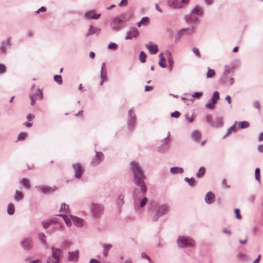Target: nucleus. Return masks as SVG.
Masks as SVG:
<instances>
[{
  "label": "nucleus",
  "instance_id": "1",
  "mask_svg": "<svg viewBox=\"0 0 263 263\" xmlns=\"http://www.w3.org/2000/svg\"><path fill=\"white\" fill-rule=\"evenodd\" d=\"M130 168L134 173V183L140 189V193L143 195L146 193L147 190L144 182L146 177L138 163L134 161L131 162Z\"/></svg>",
  "mask_w": 263,
  "mask_h": 263
},
{
  "label": "nucleus",
  "instance_id": "2",
  "mask_svg": "<svg viewBox=\"0 0 263 263\" xmlns=\"http://www.w3.org/2000/svg\"><path fill=\"white\" fill-rule=\"evenodd\" d=\"M203 14V9L202 7L196 6L191 10L190 14L185 16V20L188 23L196 24L198 18Z\"/></svg>",
  "mask_w": 263,
  "mask_h": 263
},
{
  "label": "nucleus",
  "instance_id": "3",
  "mask_svg": "<svg viewBox=\"0 0 263 263\" xmlns=\"http://www.w3.org/2000/svg\"><path fill=\"white\" fill-rule=\"evenodd\" d=\"M51 251L52 255L48 257L46 263H59L61 259L63 257V250L52 247Z\"/></svg>",
  "mask_w": 263,
  "mask_h": 263
},
{
  "label": "nucleus",
  "instance_id": "4",
  "mask_svg": "<svg viewBox=\"0 0 263 263\" xmlns=\"http://www.w3.org/2000/svg\"><path fill=\"white\" fill-rule=\"evenodd\" d=\"M169 210L170 206L166 204L159 205L158 207L155 214L153 217V220L154 221H156L159 217L166 214Z\"/></svg>",
  "mask_w": 263,
  "mask_h": 263
},
{
  "label": "nucleus",
  "instance_id": "5",
  "mask_svg": "<svg viewBox=\"0 0 263 263\" xmlns=\"http://www.w3.org/2000/svg\"><path fill=\"white\" fill-rule=\"evenodd\" d=\"M90 210L93 217H99L103 212L104 207L102 205L95 202H91Z\"/></svg>",
  "mask_w": 263,
  "mask_h": 263
},
{
  "label": "nucleus",
  "instance_id": "6",
  "mask_svg": "<svg viewBox=\"0 0 263 263\" xmlns=\"http://www.w3.org/2000/svg\"><path fill=\"white\" fill-rule=\"evenodd\" d=\"M178 245L181 248L194 247L195 245V241L191 238L185 237L180 236L177 240Z\"/></svg>",
  "mask_w": 263,
  "mask_h": 263
},
{
  "label": "nucleus",
  "instance_id": "7",
  "mask_svg": "<svg viewBox=\"0 0 263 263\" xmlns=\"http://www.w3.org/2000/svg\"><path fill=\"white\" fill-rule=\"evenodd\" d=\"M190 0H167V4L172 8H180L189 3Z\"/></svg>",
  "mask_w": 263,
  "mask_h": 263
},
{
  "label": "nucleus",
  "instance_id": "8",
  "mask_svg": "<svg viewBox=\"0 0 263 263\" xmlns=\"http://www.w3.org/2000/svg\"><path fill=\"white\" fill-rule=\"evenodd\" d=\"M72 168L76 178L80 179L84 172L83 167L79 163H74L72 165Z\"/></svg>",
  "mask_w": 263,
  "mask_h": 263
},
{
  "label": "nucleus",
  "instance_id": "9",
  "mask_svg": "<svg viewBox=\"0 0 263 263\" xmlns=\"http://www.w3.org/2000/svg\"><path fill=\"white\" fill-rule=\"evenodd\" d=\"M123 25V20L118 17H116L111 23L110 26L112 30L118 31L120 29Z\"/></svg>",
  "mask_w": 263,
  "mask_h": 263
},
{
  "label": "nucleus",
  "instance_id": "10",
  "mask_svg": "<svg viewBox=\"0 0 263 263\" xmlns=\"http://www.w3.org/2000/svg\"><path fill=\"white\" fill-rule=\"evenodd\" d=\"M96 155L91 161V164L92 166H97L101 163L104 159V155L102 152H99L95 151Z\"/></svg>",
  "mask_w": 263,
  "mask_h": 263
},
{
  "label": "nucleus",
  "instance_id": "11",
  "mask_svg": "<svg viewBox=\"0 0 263 263\" xmlns=\"http://www.w3.org/2000/svg\"><path fill=\"white\" fill-rule=\"evenodd\" d=\"M135 114L133 111V109H130L128 112L127 124L128 127L130 129L134 127V125L136 122Z\"/></svg>",
  "mask_w": 263,
  "mask_h": 263
},
{
  "label": "nucleus",
  "instance_id": "12",
  "mask_svg": "<svg viewBox=\"0 0 263 263\" xmlns=\"http://www.w3.org/2000/svg\"><path fill=\"white\" fill-rule=\"evenodd\" d=\"M139 35V31L136 27H132L126 33V36L125 37L126 40H130L133 37L136 38Z\"/></svg>",
  "mask_w": 263,
  "mask_h": 263
},
{
  "label": "nucleus",
  "instance_id": "13",
  "mask_svg": "<svg viewBox=\"0 0 263 263\" xmlns=\"http://www.w3.org/2000/svg\"><path fill=\"white\" fill-rule=\"evenodd\" d=\"M101 15L100 13L96 14L93 10H90L86 11L84 15L85 18L86 19H94L97 20L100 17Z\"/></svg>",
  "mask_w": 263,
  "mask_h": 263
},
{
  "label": "nucleus",
  "instance_id": "14",
  "mask_svg": "<svg viewBox=\"0 0 263 263\" xmlns=\"http://www.w3.org/2000/svg\"><path fill=\"white\" fill-rule=\"evenodd\" d=\"M145 47L148 50L151 54H156L158 51L157 45L156 44H153L151 42L146 44Z\"/></svg>",
  "mask_w": 263,
  "mask_h": 263
},
{
  "label": "nucleus",
  "instance_id": "15",
  "mask_svg": "<svg viewBox=\"0 0 263 263\" xmlns=\"http://www.w3.org/2000/svg\"><path fill=\"white\" fill-rule=\"evenodd\" d=\"M23 248L25 250H29L32 247V241L30 238H26L21 242Z\"/></svg>",
  "mask_w": 263,
  "mask_h": 263
},
{
  "label": "nucleus",
  "instance_id": "16",
  "mask_svg": "<svg viewBox=\"0 0 263 263\" xmlns=\"http://www.w3.org/2000/svg\"><path fill=\"white\" fill-rule=\"evenodd\" d=\"M79 258V251L76 250L73 252H69L68 260L70 261H77Z\"/></svg>",
  "mask_w": 263,
  "mask_h": 263
},
{
  "label": "nucleus",
  "instance_id": "17",
  "mask_svg": "<svg viewBox=\"0 0 263 263\" xmlns=\"http://www.w3.org/2000/svg\"><path fill=\"white\" fill-rule=\"evenodd\" d=\"M10 41V39H7L6 41H4L0 47V51L2 53L5 54L7 49L9 47Z\"/></svg>",
  "mask_w": 263,
  "mask_h": 263
},
{
  "label": "nucleus",
  "instance_id": "18",
  "mask_svg": "<svg viewBox=\"0 0 263 263\" xmlns=\"http://www.w3.org/2000/svg\"><path fill=\"white\" fill-rule=\"evenodd\" d=\"M215 195L212 192H209L205 196V201L208 204H211L215 201Z\"/></svg>",
  "mask_w": 263,
  "mask_h": 263
},
{
  "label": "nucleus",
  "instance_id": "19",
  "mask_svg": "<svg viewBox=\"0 0 263 263\" xmlns=\"http://www.w3.org/2000/svg\"><path fill=\"white\" fill-rule=\"evenodd\" d=\"M194 32V27L192 26L189 28H182L178 32V35L181 36L184 34H191Z\"/></svg>",
  "mask_w": 263,
  "mask_h": 263
},
{
  "label": "nucleus",
  "instance_id": "20",
  "mask_svg": "<svg viewBox=\"0 0 263 263\" xmlns=\"http://www.w3.org/2000/svg\"><path fill=\"white\" fill-rule=\"evenodd\" d=\"M72 220L75 226L78 227H82L83 225V219L76 217L71 216Z\"/></svg>",
  "mask_w": 263,
  "mask_h": 263
},
{
  "label": "nucleus",
  "instance_id": "21",
  "mask_svg": "<svg viewBox=\"0 0 263 263\" xmlns=\"http://www.w3.org/2000/svg\"><path fill=\"white\" fill-rule=\"evenodd\" d=\"M223 125V119L222 117H217L212 124V126L214 127H220Z\"/></svg>",
  "mask_w": 263,
  "mask_h": 263
},
{
  "label": "nucleus",
  "instance_id": "22",
  "mask_svg": "<svg viewBox=\"0 0 263 263\" xmlns=\"http://www.w3.org/2000/svg\"><path fill=\"white\" fill-rule=\"evenodd\" d=\"M124 196L123 195L120 194L118 195L116 201V204L119 209H120L121 206L124 204Z\"/></svg>",
  "mask_w": 263,
  "mask_h": 263
},
{
  "label": "nucleus",
  "instance_id": "23",
  "mask_svg": "<svg viewBox=\"0 0 263 263\" xmlns=\"http://www.w3.org/2000/svg\"><path fill=\"white\" fill-rule=\"evenodd\" d=\"M100 30V28L90 25L87 34L88 35H90L94 33H99Z\"/></svg>",
  "mask_w": 263,
  "mask_h": 263
},
{
  "label": "nucleus",
  "instance_id": "24",
  "mask_svg": "<svg viewBox=\"0 0 263 263\" xmlns=\"http://www.w3.org/2000/svg\"><path fill=\"white\" fill-rule=\"evenodd\" d=\"M170 172L172 174H181L183 172V169L182 167L175 166L171 168Z\"/></svg>",
  "mask_w": 263,
  "mask_h": 263
},
{
  "label": "nucleus",
  "instance_id": "25",
  "mask_svg": "<svg viewBox=\"0 0 263 263\" xmlns=\"http://www.w3.org/2000/svg\"><path fill=\"white\" fill-rule=\"evenodd\" d=\"M159 57L160 58V61L158 63L159 66L162 68H166V65L164 63L165 62V59L163 56V54L162 53H160Z\"/></svg>",
  "mask_w": 263,
  "mask_h": 263
},
{
  "label": "nucleus",
  "instance_id": "26",
  "mask_svg": "<svg viewBox=\"0 0 263 263\" xmlns=\"http://www.w3.org/2000/svg\"><path fill=\"white\" fill-rule=\"evenodd\" d=\"M40 189L43 192V193L45 194L52 192L55 190L54 189L48 186H41L40 187Z\"/></svg>",
  "mask_w": 263,
  "mask_h": 263
},
{
  "label": "nucleus",
  "instance_id": "27",
  "mask_svg": "<svg viewBox=\"0 0 263 263\" xmlns=\"http://www.w3.org/2000/svg\"><path fill=\"white\" fill-rule=\"evenodd\" d=\"M167 61L169 65L170 71H171L174 66V60L171 53H168V54Z\"/></svg>",
  "mask_w": 263,
  "mask_h": 263
},
{
  "label": "nucleus",
  "instance_id": "28",
  "mask_svg": "<svg viewBox=\"0 0 263 263\" xmlns=\"http://www.w3.org/2000/svg\"><path fill=\"white\" fill-rule=\"evenodd\" d=\"M192 138L196 142H198L201 137L200 133L198 131H194L192 134Z\"/></svg>",
  "mask_w": 263,
  "mask_h": 263
},
{
  "label": "nucleus",
  "instance_id": "29",
  "mask_svg": "<svg viewBox=\"0 0 263 263\" xmlns=\"http://www.w3.org/2000/svg\"><path fill=\"white\" fill-rule=\"evenodd\" d=\"M103 247V254L105 257H106L108 255V251L112 247L111 244H104Z\"/></svg>",
  "mask_w": 263,
  "mask_h": 263
},
{
  "label": "nucleus",
  "instance_id": "30",
  "mask_svg": "<svg viewBox=\"0 0 263 263\" xmlns=\"http://www.w3.org/2000/svg\"><path fill=\"white\" fill-rule=\"evenodd\" d=\"M30 96H34L36 100L39 98L40 100L43 99V93L40 89H38L35 93L30 95Z\"/></svg>",
  "mask_w": 263,
  "mask_h": 263
},
{
  "label": "nucleus",
  "instance_id": "31",
  "mask_svg": "<svg viewBox=\"0 0 263 263\" xmlns=\"http://www.w3.org/2000/svg\"><path fill=\"white\" fill-rule=\"evenodd\" d=\"M219 98V93L218 91H215L214 92L212 97V101L214 103H217Z\"/></svg>",
  "mask_w": 263,
  "mask_h": 263
},
{
  "label": "nucleus",
  "instance_id": "32",
  "mask_svg": "<svg viewBox=\"0 0 263 263\" xmlns=\"http://www.w3.org/2000/svg\"><path fill=\"white\" fill-rule=\"evenodd\" d=\"M205 169L204 167H200L197 173L196 176L198 178L202 177L205 174Z\"/></svg>",
  "mask_w": 263,
  "mask_h": 263
},
{
  "label": "nucleus",
  "instance_id": "33",
  "mask_svg": "<svg viewBox=\"0 0 263 263\" xmlns=\"http://www.w3.org/2000/svg\"><path fill=\"white\" fill-rule=\"evenodd\" d=\"M14 206L12 203H9L8 205L7 212L10 215H13L14 212Z\"/></svg>",
  "mask_w": 263,
  "mask_h": 263
},
{
  "label": "nucleus",
  "instance_id": "34",
  "mask_svg": "<svg viewBox=\"0 0 263 263\" xmlns=\"http://www.w3.org/2000/svg\"><path fill=\"white\" fill-rule=\"evenodd\" d=\"M14 198L16 200L20 201L23 198V195L21 192L16 190L15 192Z\"/></svg>",
  "mask_w": 263,
  "mask_h": 263
},
{
  "label": "nucleus",
  "instance_id": "35",
  "mask_svg": "<svg viewBox=\"0 0 263 263\" xmlns=\"http://www.w3.org/2000/svg\"><path fill=\"white\" fill-rule=\"evenodd\" d=\"M249 123L247 121H241L238 122V126L241 129H243L248 127Z\"/></svg>",
  "mask_w": 263,
  "mask_h": 263
},
{
  "label": "nucleus",
  "instance_id": "36",
  "mask_svg": "<svg viewBox=\"0 0 263 263\" xmlns=\"http://www.w3.org/2000/svg\"><path fill=\"white\" fill-rule=\"evenodd\" d=\"M255 178L257 180L259 184L261 183L260 178V170L259 168H256L255 170Z\"/></svg>",
  "mask_w": 263,
  "mask_h": 263
},
{
  "label": "nucleus",
  "instance_id": "37",
  "mask_svg": "<svg viewBox=\"0 0 263 263\" xmlns=\"http://www.w3.org/2000/svg\"><path fill=\"white\" fill-rule=\"evenodd\" d=\"M38 238H39V240L42 243H43L44 245H45L46 243V237L44 233H39L38 235Z\"/></svg>",
  "mask_w": 263,
  "mask_h": 263
},
{
  "label": "nucleus",
  "instance_id": "38",
  "mask_svg": "<svg viewBox=\"0 0 263 263\" xmlns=\"http://www.w3.org/2000/svg\"><path fill=\"white\" fill-rule=\"evenodd\" d=\"M146 54L144 51H141L140 53L139 59L141 63H145L146 61Z\"/></svg>",
  "mask_w": 263,
  "mask_h": 263
},
{
  "label": "nucleus",
  "instance_id": "39",
  "mask_svg": "<svg viewBox=\"0 0 263 263\" xmlns=\"http://www.w3.org/2000/svg\"><path fill=\"white\" fill-rule=\"evenodd\" d=\"M22 185L24 187H26V189H30V183H29V181L28 180H27V179H23L22 181Z\"/></svg>",
  "mask_w": 263,
  "mask_h": 263
},
{
  "label": "nucleus",
  "instance_id": "40",
  "mask_svg": "<svg viewBox=\"0 0 263 263\" xmlns=\"http://www.w3.org/2000/svg\"><path fill=\"white\" fill-rule=\"evenodd\" d=\"M184 180L185 181H186V182L188 183V184L190 185V186H194V183L195 182V180L193 178H189L187 177H185L184 178Z\"/></svg>",
  "mask_w": 263,
  "mask_h": 263
},
{
  "label": "nucleus",
  "instance_id": "41",
  "mask_svg": "<svg viewBox=\"0 0 263 263\" xmlns=\"http://www.w3.org/2000/svg\"><path fill=\"white\" fill-rule=\"evenodd\" d=\"M215 74V71L214 70L208 68V71L206 73V78H213Z\"/></svg>",
  "mask_w": 263,
  "mask_h": 263
},
{
  "label": "nucleus",
  "instance_id": "42",
  "mask_svg": "<svg viewBox=\"0 0 263 263\" xmlns=\"http://www.w3.org/2000/svg\"><path fill=\"white\" fill-rule=\"evenodd\" d=\"M140 21L143 26H147L149 24V18L147 16L142 17Z\"/></svg>",
  "mask_w": 263,
  "mask_h": 263
},
{
  "label": "nucleus",
  "instance_id": "43",
  "mask_svg": "<svg viewBox=\"0 0 263 263\" xmlns=\"http://www.w3.org/2000/svg\"><path fill=\"white\" fill-rule=\"evenodd\" d=\"M54 80L60 85L62 84L63 83L62 78L61 75H55L54 76Z\"/></svg>",
  "mask_w": 263,
  "mask_h": 263
},
{
  "label": "nucleus",
  "instance_id": "44",
  "mask_svg": "<svg viewBox=\"0 0 263 263\" xmlns=\"http://www.w3.org/2000/svg\"><path fill=\"white\" fill-rule=\"evenodd\" d=\"M59 216L63 217V219H64V221L65 222V223L67 226H70L71 225V221L69 219H68L66 215L65 214H60Z\"/></svg>",
  "mask_w": 263,
  "mask_h": 263
},
{
  "label": "nucleus",
  "instance_id": "45",
  "mask_svg": "<svg viewBox=\"0 0 263 263\" xmlns=\"http://www.w3.org/2000/svg\"><path fill=\"white\" fill-rule=\"evenodd\" d=\"M235 129V124H234L228 129L227 133L223 137V138H226L228 136H229L232 133V130H234Z\"/></svg>",
  "mask_w": 263,
  "mask_h": 263
},
{
  "label": "nucleus",
  "instance_id": "46",
  "mask_svg": "<svg viewBox=\"0 0 263 263\" xmlns=\"http://www.w3.org/2000/svg\"><path fill=\"white\" fill-rule=\"evenodd\" d=\"M108 49L115 50L117 48V45L115 43H110L107 47Z\"/></svg>",
  "mask_w": 263,
  "mask_h": 263
},
{
  "label": "nucleus",
  "instance_id": "47",
  "mask_svg": "<svg viewBox=\"0 0 263 263\" xmlns=\"http://www.w3.org/2000/svg\"><path fill=\"white\" fill-rule=\"evenodd\" d=\"M212 101H209L206 104L205 107L209 109H213L215 107V104Z\"/></svg>",
  "mask_w": 263,
  "mask_h": 263
},
{
  "label": "nucleus",
  "instance_id": "48",
  "mask_svg": "<svg viewBox=\"0 0 263 263\" xmlns=\"http://www.w3.org/2000/svg\"><path fill=\"white\" fill-rule=\"evenodd\" d=\"M27 137V134L25 133H21L19 134L17 140H23Z\"/></svg>",
  "mask_w": 263,
  "mask_h": 263
},
{
  "label": "nucleus",
  "instance_id": "49",
  "mask_svg": "<svg viewBox=\"0 0 263 263\" xmlns=\"http://www.w3.org/2000/svg\"><path fill=\"white\" fill-rule=\"evenodd\" d=\"M147 201H148V199L146 197L143 198L140 203V206L141 208H143L144 206H145V204H146Z\"/></svg>",
  "mask_w": 263,
  "mask_h": 263
},
{
  "label": "nucleus",
  "instance_id": "50",
  "mask_svg": "<svg viewBox=\"0 0 263 263\" xmlns=\"http://www.w3.org/2000/svg\"><path fill=\"white\" fill-rule=\"evenodd\" d=\"M100 77L102 79L106 80L107 79V72L106 70H101Z\"/></svg>",
  "mask_w": 263,
  "mask_h": 263
},
{
  "label": "nucleus",
  "instance_id": "51",
  "mask_svg": "<svg viewBox=\"0 0 263 263\" xmlns=\"http://www.w3.org/2000/svg\"><path fill=\"white\" fill-rule=\"evenodd\" d=\"M50 223H51L50 220L44 221L42 222V226L44 227V228L46 229L49 226Z\"/></svg>",
  "mask_w": 263,
  "mask_h": 263
},
{
  "label": "nucleus",
  "instance_id": "52",
  "mask_svg": "<svg viewBox=\"0 0 263 263\" xmlns=\"http://www.w3.org/2000/svg\"><path fill=\"white\" fill-rule=\"evenodd\" d=\"M180 115V113L178 111H175L171 114V116L172 118H178Z\"/></svg>",
  "mask_w": 263,
  "mask_h": 263
},
{
  "label": "nucleus",
  "instance_id": "53",
  "mask_svg": "<svg viewBox=\"0 0 263 263\" xmlns=\"http://www.w3.org/2000/svg\"><path fill=\"white\" fill-rule=\"evenodd\" d=\"M68 209V205L65 203L61 204L60 210L63 211H66Z\"/></svg>",
  "mask_w": 263,
  "mask_h": 263
},
{
  "label": "nucleus",
  "instance_id": "54",
  "mask_svg": "<svg viewBox=\"0 0 263 263\" xmlns=\"http://www.w3.org/2000/svg\"><path fill=\"white\" fill-rule=\"evenodd\" d=\"M169 142V140L167 138H165L161 140V146H164L166 145Z\"/></svg>",
  "mask_w": 263,
  "mask_h": 263
},
{
  "label": "nucleus",
  "instance_id": "55",
  "mask_svg": "<svg viewBox=\"0 0 263 263\" xmlns=\"http://www.w3.org/2000/svg\"><path fill=\"white\" fill-rule=\"evenodd\" d=\"M193 51L196 56L200 58L201 57L199 49L197 48L194 47L193 48Z\"/></svg>",
  "mask_w": 263,
  "mask_h": 263
},
{
  "label": "nucleus",
  "instance_id": "56",
  "mask_svg": "<svg viewBox=\"0 0 263 263\" xmlns=\"http://www.w3.org/2000/svg\"><path fill=\"white\" fill-rule=\"evenodd\" d=\"M141 257L142 258L146 259L149 262H151V258L149 257L146 254L145 252H142L141 253Z\"/></svg>",
  "mask_w": 263,
  "mask_h": 263
},
{
  "label": "nucleus",
  "instance_id": "57",
  "mask_svg": "<svg viewBox=\"0 0 263 263\" xmlns=\"http://www.w3.org/2000/svg\"><path fill=\"white\" fill-rule=\"evenodd\" d=\"M212 120V116L210 115H206V122L208 123L211 124V125H212V124L213 123Z\"/></svg>",
  "mask_w": 263,
  "mask_h": 263
},
{
  "label": "nucleus",
  "instance_id": "58",
  "mask_svg": "<svg viewBox=\"0 0 263 263\" xmlns=\"http://www.w3.org/2000/svg\"><path fill=\"white\" fill-rule=\"evenodd\" d=\"M235 213L236 218H237L238 219H240L241 218V215L239 212V210L238 209H235Z\"/></svg>",
  "mask_w": 263,
  "mask_h": 263
},
{
  "label": "nucleus",
  "instance_id": "59",
  "mask_svg": "<svg viewBox=\"0 0 263 263\" xmlns=\"http://www.w3.org/2000/svg\"><path fill=\"white\" fill-rule=\"evenodd\" d=\"M6 71V67L4 64H0V73H3Z\"/></svg>",
  "mask_w": 263,
  "mask_h": 263
},
{
  "label": "nucleus",
  "instance_id": "60",
  "mask_svg": "<svg viewBox=\"0 0 263 263\" xmlns=\"http://www.w3.org/2000/svg\"><path fill=\"white\" fill-rule=\"evenodd\" d=\"M253 106L254 107L256 108L258 110H260V105L258 101H255L253 103Z\"/></svg>",
  "mask_w": 263,
  "mask_h": 263
},
{
  "label": "nucleus",
  "instance_id": "61",
  "mask_svg": "<svg viewBox=\"0 0 263 263\" xmlns=\"http://www.w3.org/2000/svg\"><path fill=\"white\" fill-rule=\"evenodd\" d=\"M202 93L201 92H196L192 95L193 98H198L202 96Z\"/></svg>",
  "mask_w": 263,
  "mask_h": 263
},
{
  "label": "nucleus",
  "instance_id": "62",
  "mask_svg": "<svg viewBox=\"0 0 263 263\" xmlns=\"http://www.w3.org/2000/svg\"><path fill=\"white\" fill-rule=\"evenodd\" d=\"M62 228H63V225H62L61 224H58L54 228V229L53 230V231H60V230H61L62 229Z\"/></svg>",
  "mask_w": 263,
  "mask_h": 263
},
{
  "label": "nucleus",
  "instance_id": "63",
  "mask_svg": "<svg viewBox=\"0 0 263 263\" xmlns=\"http://www.w3.org/2000/svg\"><path fill=\"white\" fill-rule=\"evenodd\" d=\"M30 98L31 99V105H33L35 104V101L36 100L35 98H34V96H30Z\"/></svg>",
  "mask_w": 263,
  "mask_h": 263
},
{
  "label": "nucleus",
  "instance_id": "64",
  "mask_svg": "<svg viewBox=\"0 0 263 263\" xmlns=\"http://www.w3.org/2000/svg\"><path fill=\"white\" fill-rule=\"evenodd\" d=\"M185 118H186V120L189 121L190 123H192L193 120H194V118L193 116H192L191 118H189L188 117V115H185Z\"/></svg>",
  "mask_w": 263,
  "mask_h": 263
}]
</instances>
